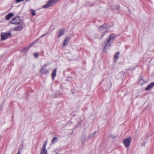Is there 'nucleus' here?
<instances>
[{
	"label": "nucleus",
	"mask_w": 154,
	"mask_h": 154,
	"mask_svg": "<svg viewBox=\"0 0 154 154\" xmlns=\"http://www.w3.org/2000/svg\"><path fill=\"white\" fill-rule=\"evenodd\" d=\"M115 36L114 34L110 35L107 40L104 42L103 45L104 46L103 51L107 49L109 47L111 46V44L114 41Z\"/></svg>",
	"instance_id": "f257e3e1"
},
{
	"label": "nucleus",
	"mask_w": 154,
	"mask_h": 154,
	"mask_svg": "<svg viewBox=\"0 0 154 154\" xmlns=\"http://www.w3.org/2000/svg\"><path fill=\"white\" fill-rule=\"evenodd\" d=\"M107 26L106 25H103L100 26L99 28V31L102 33L101 36L100 38V39L105 35V33L107 32Z\"/></svg>",
	"instance_id": "f03ea898"
},
{
	"label": "nucleus",
	"mask_w": 154,
	"mask_h": 154,
	"mask_svg": "<svg viewBox=\"0 0 154 154\" xmlns=\"http://www.w3.org/2000/svg\"><path fill=\"white\" fill-rule=\"evenodd\" d=\"M60 0H49L47 4L43 6V8H47L53 5Z\"/></svg>",
	"instance_id": "7ed1b4c3"
},
{
	"label": "nucleus",
	"mask_w": 154,
	"mask_h": 154,
	"mask_svg": "<svg viewBox=\"0 0 154 154\" xmlns=\"http://www.w3.org/2000/svg\"><path fill=\"white\" fill-rule=\"evenodd\" d=\"M47 64H45L41 68L40 73L41 74H46L49 73V70L47 68Z\"/></svg>",
	"instance_id": "20e7f679"
},
{
	"label": "nucleus",
	"mask_w": 154,
	"mask_h": 154,
	"mask_svg": "<svg viewBox=\"0 0 154 154\" xmlns=\"http://www.w3.org/2000/svg\"><path fill=\"white\" fill-rule=\"evenodd\" d=\"M12 36L10 32L2 33L1 34V40H5L10 38Z\"/></svg>",
	"instance_id": "39448f33"
},
{
	"label": "nucleus",
	"mask_w": 154,
	"mask_h": 154,
	"mask_svg": "<svg viewBox=\"0 0 154 154\" xmlns=\"http://www.w3.org/2000/svg\"><path fill=\"white\" fill-rule=\"evenodd\" d=\"M20 22V19L19 17H14L10 22L11 24L17 25Z\"/></svg>",
	"instance_id": "423d86ee"
},
{
	"label": "nucleus",
	"mask_w": 154,
	"mask_h": 154,
	"mask_svg": "<svg viewBox=\"0 0 154 154\" xmlns=\"http://www.w3.org/2000/svg\"><path fill=\"white\" fill-rule=\"evenodd\" d=\"M131 139L130 137H129L123 140V143L126 147H128L130 144Z\"/></svg>",
	"instance_id": "0eeeda50"
},
{
	"label": "nucleus",
	"mask_w": 154,
	"mask_h": 154,
	"mask_svg": "<svg viewBox=\"0 0 154 154\" xmlns=\"http://www.w3.org/2000/svg\"><path fill=\"white\" fill-rule=\"evenodd\" d=\"M48 141L46 140L45 142V143L43 145V146L41 149L40 152L41 154H47V151L46 149V146L47 144Z\"/></svg>",
	"instance_id": "6e6552de"
},
{
	"label": "nucleus",
	"mask_w": 154,
	"mask_h": 154,
	"mask_svg": "<svg viewBox=\"0 0 154 154\" xmlns=\"http://www.w3.org/2000/svg\"><path fill=\"white\" fill-rule=\"evenodd\" d=\"M57 70V68H55L54 69L52 72L51 75L52 78L53 80H54L56 76V72Z\"/></svg>",
	"instance_id": "1a4fd4ad"
},
{
	"label": "nucleus",
	"mask_w": 154,
	"mask_h": 154,
	"mask_svg": "<svg viewBox=\"0 0 154 154\" xmlns=\"http://www.w3.org/2000/svg\"><path fill=\"white\" fill-rule=\"evenodd\" d=\"M96 133V131H95L93 133L88 135L87 137V139L88 140L90 138L94 137Z\"/></svg>",
	"instance_id": "9d476101"
},
{
	"label": "nucleus",
	"mask_w": 154,
	"mask_h": 154,
	"mask_svg": "<svg viewBox=\"0 0 154 154\" xmlns=\"http://www.w3.org/2000/svg\"><path fill=\"white\" fill-rule=\"evenodd\" d=\"M14 14L13 13H10L6 16V19L8 20L13 16Z\"/></svg>",
	"instance_id": "9b49d317"
},
{
	"label": "nucleus",
	"mask_w": 154,
	"mask_h": 154,
	"mask_svg": "<svg viewBox=\"0 0 154 154\" xmlns=\"http://www.w3.org/2000/svg\"><path fill=\"white\" fill-rule=\"evenodd\" d=\"M153 86H154V82L151 83L146 88V91H148L152 88Z\"/></svg>",
	"instance_id": "f8f14e48"
},
{
	"label": "nucleus",
	"mask_w": 154,
	"mask_h": 154,
	"mask_svg": "<svg viewBox=\"0 0 154 154\" xmlns=\"http://www.w3.org/2000/svg\"><path fill=\"white\" fill-rule=\"evenodd\" d=\"M64 33V30L62 29H60L59 31V35H58V38H59L62 35H63Z\"/></svg>",
	"instance_id": "ddd939ff"
},
{
	"label": "nucleus",
	"mask_w": 154,
	"mask_h": 154,
	"mask_svg": "<svg viewBox=\"0 0 154 154\" xmlns=\"http://www.w3.org/2000/svg\"><path fill=\"white\" fill-rule=\"evenodd\" d=\"M31 47V46H30V45H29L28 47L23 48L22 50V51L24 53H26L28 51L30 48Z\"/></svg>",
	"instance_id": "4468645a"
},
{
	"label": "nucleus",
	"mask_w": 154,
	"mask_h": 154,
	"mask_svg": "<svg viewBox=\"0 0 154 154\" xmlns=\"http://www.w3.org/2000/svg\"><path fill=\"white\" fill-rule=\"evenodd\" d=\"M58 141V138L57 137H54L51 141V143L52 144H54L56 142Z\"/></svg>",
	"instance_id": "2eb2a0df"
},
{
	"label": "nucleus",
	"mask_w": 154,
	"mask_h": 154,
	"mask_svg": "<svg viewBox=\"0 0 154 154\" xmlns=\"http://www.w3.org/2000/svg\"><path fill=\"white\" fill-rule=\"evenodd\" d=\"M23 28L22 26L21 25H20L18 27H15L14 29V30L15 31H19L22 29Z\"/></svg>",
	"instance_id": "dca6fc26"
},
{
	"label": "nucleus",
	"mask_w": 154,
	"mask_h": 154,
	"mask_svg": "<svg viewBox=\"0 0 154 154\" xmlns=\"http://www.w3.org/2000/svg\"><path fill=\"white\" fill-rule=\"evenodd\" d=\"M119 54L120 53L119 52H117L116 53L114 57V59L115 60L118 59L119 57Z\"/></svg>",
	"instance_id": "f3484780"
},
{
	"label": "nucleus",
	"mask_w": 154,
	"mask_h": 154,
	"mask_svg": "<svg viewBox=\"0 0 154 154\" xmlns=\"http://www.w3.org/2000/svg\"><path fill=\"white\" fill-rule=\"evenodd\" d=\"M81 139L82 144H84L85 140V137L84 135H83L82 136Z\"/></svg>",
	"instance_id": "a211bd4d"
},
{
	"label": "nucleus",
	"mask_w": 154,
	"mask_h": 154,
	"mask_svg": "<svg viewBox=\"0 0 154 154\" xmlns=\"http://www.w3.org/2000/svg\"><path fill=\"white\" fill-rule=\"evenodd\" d=\"M67 44V38H66L64 41L63 43V45L62 47L63 48Z\"/></svg>",
	"instance_id": "6ab92c4d"
},
{
	"label": "nucleus",
	"mask_w": 154,
	"mask_h": 154,
	"mask_svg": "<svg viewBox=\"0 0 154 154\" xmlns=\"http://www.w3.org/2000/svg\"><path fill=\"white\" fill-rule=\"evenodd\" d=\"M31 12L32 16H34L36 15V13L34 10L32 9L31 10Z\"/></svg>",
	"instance_id": "aec40b11"
},
{
	"label": "nucleus",
	"mask_w": 154,
	"mask_h": 154,
	"mask_svg": "<svg viewBox=\"0 0 154 154\" xmlns=\"http://www.w3.org/2000/svg\"><path fill=\"white\" fill-rule=\"evenodd\" d=\"M38 40H36L33 42L31 44H30V46L32 47L33 45L35 44L38 42Z\"/></svg>",
	"instance_id": "412c9836"
},
{
	"label": "nucleus",
	"mask_w": 154,
	"mask_h": 154,
	"mask_svg": "<svg viewBox=\"0 0 154 154\" xmlns=\"http://www.w3.org/2000/svg\"><path fill=\"white\" fill-rule=\"evenodd\" d=\"M34 56L35 57H38V53H36L34 54Z\"/></svg>",
	"instance_id": "4be33fe9"
},
{
	"label": "nucleus",
	"mask_w": 154,
	"mask_h": 154,
	"mask_svg": "<svg viewBox=\"0 0 154 154\" xmlns=\"http://www.w3.org/2000/svg\"><path fill=\"white\" fill-rule=\"evenodd\" d=\"M24 0H16V2L17 3H19L20 2L23 1Z\"/></svg>",
	"instance_id": "5701e85b"
},
{
	"label": "nucleus",
	"mask_w": 154,
	"mask_h": 154,
	"mask_svg": "<svg viewBox=\"0 0 154 154\" xmlns=\"http://www.w3.org/2000/svg\"><path fill=\"white\" fill-rule=\"evenodd\" d=\"M47 35V34L46 33V34H43V35H42V36H41L40 38H42L43 36H45V35Z\"/></svg>",
	"instance_id": "b1692460"
},
{
	"label": "nucleus",
	"mask_w": 154,
	"mask_h": 154,
	"mask_svg": "<svg viewBox=\"0 0 154 154\" xmlns=\"http://www.w3.org/2000/svg\"><path fill=\"white\" fill-rule=\"evenodd\" d=\"M73 132V131L72 130H71V134H70V135H71L72 134Z\"/></svg>",
	"instance_id": "393cba45"
},
{
	"label": "nucleus",
	"mask_w": 154,
	"mask_h": 154,
	"mask_svg": "<svg viewBox=\"0 0 154 154\" xmlns=\"http://www.w3.org/2000/svg\"><path fill=\"white\" fill-rule=\"evenodd\" d=\"M17 154H20V152H19H19H18V153H17Z\"/></svg>",
	"instance_id": "a878e982"
},
{
	"label": "nucleus",
	"mask_w": 154,
	"mask_h": 154,
	"mask_svg": "<svg viewBox=\"0 0 154 154\" xmlns=\"http://www.w3.org/2000/svg\"><path fill=\"white\" fill-rule=\"evenodd\" d=\"M142 81V80H140V81Z\"/></svg>",
	"instance_id": "bb28decb"
}]
</instances>
